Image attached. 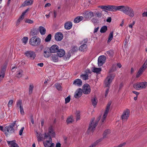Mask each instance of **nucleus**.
I'll return each mask as SVG.
<instances>
[{
  "label": "nucleus",
  "instance_id": "nucleus-39",
  "mask_svg": "<svg viewBox=\"0 0 147 147\" xmlns=\"http://www.w3.org/2000/svg\"><path fill=\"white\" fill-rule=\"evenodd\" d=\"M51 34H49L48 36L46 37L45 41L46 42H48L50 41L51 39Z\"/></svg>",
  "mask_w": 147,
  "mask_h": 147
},
{
  "label": "nucleus",
  "instance_id": "nucleus-44",
  "mask_svg": "<svg viewBox=\"0 0 147 147\" xmlns=\"http://www.w3.org/2000/svg\"><path fill=\"white\" fill-rule=\"evenodd\" d=\"M74 121L73 119L71 117L68 118L66 121V122L67 124H69L72 123Z\"/></svg>",
  "mask_w": 147,
  "mask_h": 147
},
{
  "label": "nucleus",
  "instance_id": "nucleus-24",
  "mask_svg": "<svg viewBox=\"0 0 147 147\" xmlns=\"http://www.w3.org/2000/svg\"><path fill=\"white\" fill-rule=\"evenodd\" d=\"M94 16L92 12H87L85 14L84 17L86 18H90Z\"/></svg>",
  "mask_w": 147,
  "mask_h": 147
},
{
  "label": "nucleus",
  "instance_id": "nucleus-13",
  "mask_svg": "<svg viewBox=\"0 0 147 147\" xmlns=\"http://www.w3.org/2000/svg\"><path fill=\"white\" fill-rule=\"evenodd\" d=\"M51 134L49 135L47 139H49L48 140H46L45 142H43V143L45 147H49L51 144L52 142Z\"/></svg>",
  "mask_w": 147,
  "mask_h": 147
},
{
  "label": "nucleus",
  "instance_id": "nucleus-17",
  "mask_svg": "<svg viewBox=\"0 0 147 147\" xmlns=\"http://www.w3.org/2000/svg\"><path fill=\"white\" fill-rule=\"evenodd\" d=\"M58 49L59 47L57 45H53L50 48V52L51 53L57 52Z\"/></svg>",
  "mask_w": 147,
  "mask_h": 147
},
{
  "label": "nucleus",
  "instance_id": "nucleus-38",
  "mask_svg": "<svg viewBox=\"0 0 147 147\" xmlns=\"http://www.w3.org/2000/svg\"><path fill=\"white\" fill-rule=\"evenodd\" d=\"M91 101L92 102V104L94 106L96 105L97 102V100L96 97H94L92 99Z\"/></svg>",
  "mask_w": 147,
  "mask_h": 147
},
{
  "label": "nucleus",
  "instance_id": "nucleus-57",
  "mask_svg": "<svg viewBox=\"0 0 147 147\" xmlns=\"http://www.w3.org/2000/svg\"><path fill=\"white\" fill-rule=\"evenodd\" d=\"M30 121L32 124H34V123L33 117L32 115L30 116Z\"/></svg>",
  "mask_w": 147,
  "mask_h": 147
},
{
  "label": "nucleus",
  "instance_id": "nucleus-60",
  "mask_svg": "<svg viewBox=\"0 0 147 147\" xmlns=\"http://www.w3.org/2000/svg\"><path fill=\"white\" fill-rule=\"evenodd\" d=\"M109 91V88H107L106 90L105 93V96L106 97L108 94V92Z\"/></svg>",
  "mask_w": 147,
  "mask_h": 147
},
{
  "label": "nucleus",
  "instance_id": "nucleus-45",
  "mask_svg": "<svg viewBox=\"0 0 147 147\" xmlns=\"http://www.w3.org/2000/svg\"><path fill=\"white\" fill-rule=\"evenodd\" d=\"M28 40V37H24L22 38V40L23 42L24 43V44H25L27 43Z\"/></svg>",
  "mask_w": 147,
  "mask_h": 147
},
{
  "label": "nucleus",
  "instance_id": "nucleus-36",
  "mask_svg": "<svg viewBox=\"0 0 147 147\" xmlns=\"http://www.w3.org/2000/svg\"><path fill=\"white\" fill-rule=\"evenodd\" d=\"M24 18V17L21 15V16L18 19L17 21L16 24V26H17L19 25L20 22L23 20Z\"/></svg>",
  "mask_w": 147,
  "mask_h": 147
},
{
  "label": "nucleus",
  "instance_id": "nucleus-18",
  "mask_svg": "<svg viewBox=\"0 0 147 147\" xmlns=\"http://www.w3.org/2000/svg\"><path fill=\"white\" fill-rule=\"evenodd\" d=\"M33 1L32 0H26L22 4V6L24 7L31 5L33 3Z\"/></svg>",
  "mask_w": 147,
  "mask_h": 147
},
{
  "label": "nucleus",
  "instance_id": "nucleus-3",
  "mask_svg": "<svg viewBox=\"0 0 147 147\" xmlns=\"http://www.w3.org/2000/svg\"><path fill=\"white\" fill-rule=\"evenodd\" d=\"M101 117V116L99 117L95 122L94 121L95 119L94 118H93L91 119L90 123L88 129V131H93L95 129V128L97 126L99 121Z\"/></svg>",
  "mask_w": 147,
  "mask_h": 147
},
{
  "label": "nucleus",
  "instance_id": "nucleus-32",
  "mask_svg": "<svg viewBox=\"0 0 147 147\" xmlns=\"http://www.w3.org/2000/svg\"><path fill=\"white\" fill-rule=\"evenodd\" d=\"M58 56L55 54L52 55L51 56L52 60L54 62H57L58 61Z\"/></svg>",
  "mask_w": 147,
  "mask_h": 147
},
{
  "label": "nucleus",
  "instance_id": "nucleus-61",
  "mask_svg": "<svg viewBox=\"0 0 147 147\" xmlns=\"http://www.w3.org/2000/svg\"><path fill=\"white\" fill-rule=\"evenodd\" d=\"M142 16L143 17L146 16L147 17V12H144L142 14Z\"/></svg>",
  "mask_w": 147,
  "mask_h": 147
},
{
  "label": "nucleus",
  "instance_id": "nucleus-16",
  "mask_svg": "<svg viewBox=\"0 0 147 147\" xmlns=\"http://www.w3.org/2000/svg\"><path fill=\"white\" fill-rule=\"evenodd\" d=\"M82 93V90L81 88H79L75 92L74 97L76 98L80 97Z\"/></svg>",
  "mask_w": 147,
  "mask_h": 147
},
{
  "label": "nucleus",
  "instance_id": "nucleus-20",
  "mask_svg": "<svg viewBox=\"0 0 147 147\" xmlns=\"http://www.w3.org/2000/svg\"><path fill=\"white\" fill-rule=\"evenodd\" d=\"M65 51L63 49H58V51L57 52V54L58 56L59 57H62L65 55Z\"/></svg>",
  "mask_w": 147,
  "mask_h": 147
},
{
  "label": "nucleus",
  "instance_id": "nucleus-29",
  "mask_svg": "<svg viewBox=\"0 0 147 147\" xmlns=\"http://www.w3.org/2000/svg\"><path fill=\"white\" fill-rule=\"evenodd\" d=\"M101 70V69L100 68L94 67L92 69L93 72L96 73L97 74H99Z\"/></svg>",
  "mask_w": 147,
  "mask_h": 147
},
{
  "label": "nucleus",
  "instance_id": "nucleus-58",
  "mask_svg": "<svg viewBox=\"0 0 147 147\" xmlns=\"http://www.w3.org/2000/svg\"><path fill=\"white\" fill-rule=\"evenodd\" d=\"M29 10V9H26L25 11L24 12L22 13V15H21L22 16L24 17V15H25V13Z\"/></svg>",
  "mask_w": 147,
  "mask_h": 147
},
{
  "label": "nucleus",
  "instance_id": "nucleus-40",
  "mask_svg": "<svg viewBox=\"0 0 147 147\" xmlns=\"http://www.w3.org/2000/svg\"><path fill=\"white\" fill-rule=\"evenodd\" d=\"M55 86L56 88L58 90H62V87L61 86L59 83H56L55 85Z\"/></svg>",
  "mask_w": 147,
  "mask_h": 147
},
{
  "label": "nucleus",
  "instance_id": "nucleus-4",
  "mask_svg": "<svg viewBox=\"0 0 147 147\" xmlns=\"http://www.w3.org/2000/svg\"><path fill=\"white\" fill-rule=\"evenodd\" d=\"M40 39L36 36H34L31 38L30 40V44L33 46H36L40 45L41 42Z\"/></svg>",
  "mask_w": 147,
  "mask_h": 147
},
{
  "label": "nucleus",
  "instance_id": "nucleus-54",
  "mask_svg": "<svg viewBox=\"0 0 147 147\" xmlns=\"http://www.w3.org/2000/svg\"><path fill=\"white\" fill-rule=\"evenodd\" d=\"M134 24L135 22L134 21H133L129 25V27L131 28H132L133 26L134 25Z\"/></svg>",
  "mask_w": 147,
  "mask_h": 147
},
{
  "label": "nucleus",
  "instance_id": "nucleus-12",
  "mask_svg": "<svg viewBox=\"0 0 147 147\" xmlns=\"http://www.w3.org/2000/svg\"><path fill=\"white\" fill-rule=\"evenodd\" d=\"M125 14L130 17H133L134 16V12L132 8L128 6Z\"/></svg>",
  "mask_w": 147,
  "mask_h": 147
},
{
  "label": "nucleus",
  "instance_id": "nucleus-7",
  "mask_svg": "<svg viewBox=\"0 0 147 147\" xmlns=\"http://www.w3.org/2000/svg\"><path fill=\"white\" fill-rule=\"evenodd\" d=\"M25 54L28 58L32 59H34L36 56L35 52L32 51H27Z\"/></svg>",
  "mask_w": 147,
  "mask_h": 147
},
{
  "label": "nucleus",
  "instance_id": "nucleus-34",
  "mask_svg": "<svg viewBox=\"0 0 147 147\" xmlns=\"http://www.w3.org/2000/svg\"><path fill=\"white\" fill-rule=\"evenodd\" d=\"M107 30V28L106 26H104L102 27L100 30V32L101 33L105 32Z\"/></svg>",
  "mask_w": 147,
  "mask_h": 147
},
{
  "label": "nucleus",
  "instance_id": "nucleus-14",
  "mask_svg": "<svg viewBox=\"0 0 147 147\" xmlns=\"http://www.w3.org/2000/svg\"><path fill=\"white\" fill-rule=\"evenodd\" d=\"M119 9V6H115L114 5L107 6L106 10H107L113 11H116Z\"/></svg>",
  "mask_w": 147,
  "mask_h": 147
},
{
  "label": "nucleus",
  "instance_id": "nucleus-46",
  "mask_svg": "<svg viewBox=\"0 0 147 147\" xmlns=\"http://www.w3.org/2000/svg\"><path fill=\"white\" fill-rule=\"evenodd\" d=\"M134 87L136 89H138L139 88H140V83L134 84Z\"/></svg>",
  "mask_w": 147,
  "mask_h": 147
},
{
  "label": "nucleus",
  "instance_id": "nucleus-1",
  "mask_svg": "<svg viewBox=\"0 0 147 147\" xmlns=\"http://www.w3.org/2000/svg\"><path fill=\"white\" fill-rule=\"evenodd\" d=\"M36 135L37 137V141L38 142L41 141L43 140L47 139L49 135L51 134L52 137H54L55 136V133L54 131L52 126H50L48 129V132H45L43 134L44 137H42V135L40 132H38L37 131L36 132Z\"/></svg>",
  "mask_w": 147,
  "mask_h": 147
},
{
  "label": "nucleus",
  "instance_id": "nucleus-62",
  "mask_svg": "<svg viewBox=\"0 0 147 147\" xmlns=\"http://www.w3.org/2000/svg\"><path fill=\"white\" fill-rule=\"evenodd\" d=\"M98 29H99L98 27L97 28H95L94 30V33H95L97 32L98 30Z\"/></svg>",
  "mask_w": 147,
  "mask_h": 147
},
{
  "label": "nucleus",
  "instance_id": "nucleus-55",
  "mask_svg": "<svg viewBox=\"0 0 147 147\" xmlns=\"http://www.w3.org/2000/svg\"><path fill=\"white\" fill-rule=\"evenodd\" d=\"M5 70L6 69L5 67H3L1 71V73L5 74Z\"/></svg>",
  "mask_w": 147,
  "mask_h": 147
},
{
  "label": "nucleus",
  "instance_id": "nucleus-23",
  "mask_svg": "<svg viewBox=\"0 0 147 147\" xmlns=\"http://www.w3.org/2000/svg\"><path fill=\"white\" fill-rule=\"evenodd\" d=\"M145 69L143 68L142 67H141L139 69L138 71L136 76V78H138L142 74L144 71L145 70Z\"/></svg>",
  "mask_w": 147,
  "mask_h": 147
},
{
  "label": "nucleus",
  "instance_id": "nucleus-49",
  "mask_svg": "<svg viewBox=\"0 0 147 147\" xmlns=\"http://www.w3.org/2000/svg\"><path fill=\"white\" fill-rule=\"evenodd\" d=\"M70 100V98L69 96H68L67 98H65V103H67L69 102Z\"/></svg>",
  "mask_w": 147,
  "mask_h": 147
},
{
  "label": "nucleus",
  "instance_id": "nucleus-22",
  "mask_svg": "<svg viewBox=\"0 0 147 147\" xmlns=\"http://www.w3.org/2000/svg\"><path fill=\"white\" fill-rule=\"evenodd\" d=\"M23 71L22 70H19L16 73V76L17 78H20L23 75Z\"/></svg>",
  "mask_w": 147,
  "mask_h": 147
},
{
  "label": "nucleus",
  "instance_id": "nucleus-26",
  "mask_svg": "<svg viewBox=\"0 0 147 147\" xmlns=\"http://www.w3.org/2000/svg\"><path fill=\"white\" fill-rule=\"evenodd\" d=\"M7 142L8 144L11 145L10 147H18V144L13 141H8Z\"/></svg>",
  "mask_w": 147,
  "mask_h": 147
},
{
  "label": "nucleus",
  "instance_id": "nucleus-56",
  "mask_svg": "<svg viewBox=\"0 0 147 147\" xmlns=\"http://www.w3.org/2000/svg\"><path fill=\"white\" fill-rule=\"evenodd\" d=\"M24 129V127H22L21 129H20L19 131V135H21L22 134V133L23 131V130Z\"/></svg>",
  "mask_w": 147,
  "mask_h": 147
},
{
  "label": "nucleus",
  "instance_id": "nucleus-8",
  "mask_svg": "<svg viewBox=\"0 0 147 147\" xmlns=\"http://www.w3.org/2000/svg\"><path fill=\"white\" fill-rule=\"evenodd\" d=\"M111 104V102H109L107 106L106 110L104 113V114L102 116V117L101 120V121L102 123L104 121L106 117L107 116V114L109 110L110 106Z\"/></svg>",
  "mask_w": 147,
  "mask_h": 147
},
{
  "label": "nucleus",
  "instance_id": "nucleus-28",
  "mask_svg": "<svg viewBox=\"0 0 147 147\" xmlns=\"http://www.w3.org/2000/svg\"><path fill=\"white\" fill-rule=\"evenodd\" d=\"M83 17L82 16H78L76 17L74 20V22L75 23H77L83 19Z\"/></svg>",
  "mask_w": 147,
  "mask_h": 147
},
{
  "label": "nucleus",
  "instance_id": "nucleus-19",
  "mask_svg": "<svg viewBox=\"0 0 147 147\" xmlns=\"http://www.w3.org/2000/svg\"><path fill=\"white\" fill-rule=\"evenodd\" d=\"M73 84L78 86H80L82 85V81L80 79H78L74 81Z\"/></svg>",
  "mask_w": 147,
  "mask_h": 147
},
{
  "label": "nucleus",
  "instance_id": "nucleus-25",
  "mask_svg": "<svg viewBox=\"0 0 147 147\" xmlns=\"http://www.w3.org/2000/svg\"><path fill=\"white\" fill-rule=\"evenodd\" d=\"M128 7L127 6H120V11L125 14Z\"/></svg>",
  "mask_w": 147,
  "mask_h": 147
},
{
  "label": "nucleus",
  "instance_id": "nucleus-48",
  "mask_svg": "<svg viewBox=\"0 0 147 147\" xmlns=\"http://www.w3.org/2000/svg\"><path fill=\"white\" fill-rule=\"evenodd\" d=\"M142 67L145 69L147 67V59H146Z\"/></svg>",
  "mask_w": 147,
  "mask_h": 147
},
{
  "label": "nucleus",
  "instance_id": "nucleus-59",
  "mask_svg": "<svg viewBox=\"0 0 147 147\" xmlns=\"http://www.w3.org/2000/svg\"><path fill=\"white\" fill-rule=\"evenodd\" d=\"M111 17H109L108 18L107 20V22H110L111 21Z\"/></svg>",
  "mask_w": 147,
  "mask_h": 147
},
{
  "label": "nucleus",
  "instance_id": "nucleus-10",
  "mask_svg": "<svg viewBox=\"0 0 147 147\" xmlns=\"http://www.w3.org/2000/svg\"><path fill=\"white\" fill-rule=\"evenodd\" d=\"M113 78L114 77L112 75H110L107 78L105 81V85L106 87L109 86Z\"/></svg>",
  "mask_w": 147,
  "mask_h": 147
},
{
  "label": "nucleus",
  "instance_id": "nucleus-42",
  "mask_svg": "<svg viewBox=\"0 0 147 147\" xmlns=\"http://www.w3.org/2000/svg\"><path fill=\"white\" fill-rule=\"evenodd\" d=\"M43 55L45 57L47 58L49 57L50 56V55L49 52L45 51L44 52Z\"/></svg>",
  "mask_w": 147,
  "mask_h": 147
},
{
  "label": "nucleus",
  "instance_id": "nucleus-51",
  "mask_svg": "<svg viewBox=\"0 0 147 147\" xmlns=\"http://www.w3.org/2000/svg\"><path fill=\"white\" fill-rule=\"evenodd\" d=\"M13 102V100H10L9 101L8 104L9 107H10L12 106Z\"/></svg>",
  "mask_w": 147,
  "mask_h": 147
},
{
  "label": "nucleus",
  "instance_id": "nucleus-2",
  "mask_svg": "<svg viewBox=\"0 0 147 147\" xmlns=\"http://www.w3.org/2000/svg\"><path fill=\"white\" fill-rule=\"evenodd\" d=\"M16 121H14L11 125L6 126L4 128L5 134L6 136L10 135L11 134L14 132L15 130L13 127L15 125L17 127V124L16 123Z\"/></svg>",
  "mask_w": 147,
  "mask_h": 147
},
{
  "label": "nucleus",
  "instance_id": "nucleus-15",
  "mask_svg": "<svg viewBox=\"0 0 147 147\" xmlns=\"http://www.w3.org/2000/svg\"><path fill=\"white\" fill-rule=\"evenodd\" d=\"M63 34L60 32L57 33L55 35V40L57 41H61L63 38Z\"/></svg>",
  "mask_w": 147,
  "mask_h": 147
},
{
  "label": "nucleus",
  "instance_id": "nucleus-11",
  "mask_svg": "<svg viewBox=\"0 0 147 147\" xmlns=\"http://www.w3.org/2000/svg\"><path fill=\"white\" fill-rule=\"evenodd\" d=\"M105 57L102 55L99 56L98 59V65L99 66H101L105 62Z\"/></svg>",
  "mask_w": 147,
  "mask_h": 147
},
{
  "label": "nucleus",
  "instance_id": "nucleus-31",
  "mask_svg": "<svg viewBox=\"0 0 147 147\" xmlns=\"http://www.w3.org/2000/svg\"><path fill=\"white\" fill-rule=\"evenodd\" d=\"M88 75L87 74H82L80 75V78L84 80H86L88 79Z\"/></svg>",
  "mask_w": 147,
  "mask_h": 147
},
{
  "label": "nucleus",
  "instance_id": "nucleus-33",
  "mask_svg": "<svg viewBox=\"0 0 147 147\" xmlns=\"http://www.w3.org/2000/svg\"><path fill=\"white\" fill-rule=\"evenodd\" d=\"M110 133V130L109 129L106 130L103 133V138H106V136Z\"/></svg>",
  "mask_w": 147,
  "mask_h": 147
},
{
  "label": "nucleus",
  "instance_id": "nucleus-50",
  "mask_svg": "<svg viewBox=\"0 0 147 147\" xmlns=\"http://www.w3.org/2000/svg\"><path fill=\"white\" fill-rule=\"evenodd\" d=\"M25 22L31 24L33 23V21L32 20L30 19H27L25 21Z\"/></svg>",
  "mask_w": 147,
  "mask_h": 147
},
{
  "label": "nucleus",
  "instance_id": "nucleus-64",
  "mask_svg": "<svg viewBox=\"0 0 147 147\" xmlns=\"http://www.w3.org/2000/svg\"><path fill=\"white\" fill-rule=\"evenodd\" d=\"M51 4L50 3H47L45 5V7H49L51 6Z\"/></svg>",
  "mask_w": 147,
  "mask_h": 147
},
{
  "label": "nucleus",
  "instance_id": "nucleus-5",
  "mask_svg": "<svg viewBox=\"0 0 147 147\" xmlns=\"http://www.w3.org/2000/svg\"><path fill=\"white\" fill-rule=\"evenodd\" d=\"M130 111L129 109H126L124 111L121 116L122 123L126 122L129 116Z\"/></svg>",
  "mask_w": 147,
  "mask_h": 147
},
{
  "label": "nucleus",
  "instance_id": "nucleus-35",
  "mask_svg": "<svg viewBox=\"0 0 147 147\" xmlns=\"http://www.w3.org/2000/svg\"><path fill=\"white\" fill-rule=\"evenodd\" d=\"M34 86L32 84H30L29 88V94H31L34 88Z\"/></svg>",
  "mask_w": 147,
  "mask_h": 147
},
{
  "label": "nucleus",
  "instance_id": "nucleus-9",
  "mask_svg": "<svg viewBox=\"0 0 147 147\" xmlns=\"http://www.w3.org/2000/svg\"><path fill=\"white\" fill-rule=\"evenodd\" d=\"M82 90L83 93L85 94H89L91 91L90 86L87 84H84L83 86Z\"/></svg>",
  "mask_w": 147,
  "mask_h": 147
},
{
  "label": "nucleus",
  "instance_id": "nucleus-52",
  "mask_svg": "<svg viewBox=\"0 0 147 147\" xmlns=\"http://www.w3.org/2000/svg\"><path fill=\"white\" fill-rule=\"evenodd\" d=\"M96 16L99 18L101 17L102 16V13L100 12H97L96 13Z\"/></svg>",
  "mask_w": 147,
  "mask_h": 147
},
{
  "label": "nucleus",
  "instance_id": "nucleus-6",
  "mask_svg": "<svg viewBox=\"0 0 147 147\" xmlns=\"http://www.w3.org/2000/svg\"><path fill=\"white\" fill-rule=\"evenodd\" d=\"M88 41V39L85 38L81 41L80 44L82 45L79 47V50L83 51L87 49V46L86 44L87 43Z\"/></svg>",
  "mask_w": 147,
  "mask_h": 147
},
{
  "label": "nucleus",
  "instance_id": "nucleus-37",
  "mask_svg": "<svg viewBox=\"0 0 147 147\" xmlns=\"http://www.w3.org/2000/svg\"><path fill=\"white\" fill-rule=\"evenodd\" d=\"M113 32H111L109 36L108 39L107 40V43H109L111 41L113 37Z\"/></svg>",
  "mask_w": 147,
  "mask_h": 147
},
{
  "label": "nucleus",
  "instance_id": "nucleus-63",
  "mask_svg": "<svg viewBox=\"0 0 147 147\" xmlns=\"http://www.w3.org/2000/svg\"><path fill=\"white\" fill-rule=\"evenodd\" d=\"M61 144L59 143H57L56 145V147H61Z\"/></svg>",
  "mask_w": 147,
  "mask_h": 147
},
{
  "label": "nucleus",
  "instance_id": "nucleus-43",
  "mask_svg": "<svg viewBox=\"0 0 147 147\" xmlns=\"http://www.w3.org/2000/svg\"><path fill=\"white\" fill-rule=\"evenodd\" d=\"M76 120L78 121L80 119V112L79 111H77L76 113Z\"/></svg>",
  "mask_w": 147,
  "mask_h": 147
},
{
  "label": "nucleus",
  "instance_id": "nucleus-47",
  "mask_svg": "<svg viewBox=\"0 0 147 147\" xmlns=\"http://www.w3.org/2000/svg\"><path fill=\"white\" fill-rule=\"evenodd\" d=\"M106 53L109 56H112L113 55V51L111 50L107 51Z\"/></svg>",
  "mask_w": 147,
  "mask_h": 147
},
{
  "label": "nucleus",
  "instance_id": "nucleus-27",
  "mask_svg": "<svg viewBox=\"0 0 147 147\" xmlns=\"http://www.w3.org/2000/svg\"><path fill=\"white\" fill-rule=\"evenodd\" d=\"M39 31L42 35H44L46 33V30L42 26H40L39 28Z\"/></svg>",
  "mask_w": 147,
  "mask_h": 147
},
{
  "label": "nucleus",
  "instance_id": "nucleus-53",
  "mask_svg": "<svg viewBox=\"0 0 147 147\" xmlns=\"http://www.w3.org/2000/svg\"><path fill=\"white\" fill-rule=\"evenodd\" d=\"M20 112L21 114L22 115H24V112L23 107H22V108H20Z\"/></svg>",
  "mask_w": 147,
  "mask_h": 147
},
{
  "label": "nucleus",
  "instance_id": "nucleus-21",
  "mask_svg": "<svg viewBox=\"0 0 147 147\" xmlns=\"http://www.w3.org/2000/svg\"><path fill=\"white\" fill-rule=\"evenodd\" d=\"M72 23L70 22H66L65 24L64 27L67 30H69L72 27Z\"/></svg>",
  "mask_w": 147,
  "mask_h": 147
},
{
  "label": "nucleus",
  "instance_id": "nucleus-41",
  "mask_svg": "<svg viewBox=\"0 0 147 147\" xmlns=\"http://www.w3.org/2000/svg\"><path fill=\"white\" fill-rule=\"evenodd\" d=\"M140 83V88H145L147 85V83L146 82H141Z\"/></svg>",
  "mask_w": 147,
  "mask_h": 147
},
{
  "label": "nucleus",
  "instance_id": "nucleus-30",
  "mask_svg": "<svg viewBox=\"0 0 147 147\" xmlns=\"http://www.w3.org/2000/svg\"><path fill=\"white\" fill-rule=\"evenodd\" d=\"M23 107L22 105V101L21 100H20L18 101L17 103L16 107L17 108L20 109V108Z\"/></svg>",
  "mask_w": 147,
  "mask_h": 147
}]
</instances>
